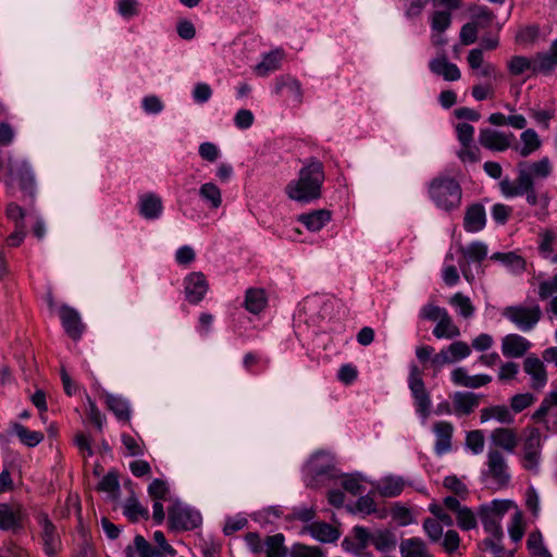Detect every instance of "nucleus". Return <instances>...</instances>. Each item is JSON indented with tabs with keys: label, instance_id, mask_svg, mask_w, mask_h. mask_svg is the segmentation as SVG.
Returning <instances> with one entry per match:
<instances>
[{
	"label": "nucleus",
	"instance_id": "15",
	"mask_svg": "<svg viewBox=\"0 0 557 557\" xmlns=\"http://www.w3.org/2000/svg\"><path fill=\"white\" fill-rule=\"evenodd\" d=\"M185 297L189 304H199L209 289L206 276L201 272H191L185 280Z\"/></svg>",
	"mask_w": 557,
	"mask_h": 557
},
{
	"label": "nucleus",
	"instance_id": "3",
	"mask_svg": "<svg viewBox=\"0 0 557 557\" xmlns=\"http://www.w3.org/2000/svg\"><path fill=\"white\" fill-rule=\"evenodd\" d=\"M0 180L9 188L18 187L24 191L32 193L35 185V177L33 170L28 162L22 158L10 156L8 158L7 172L2 173L0 170Z\"/></svg>",
	"mask_w": 557,
	"mask_h": 557
},
{
	"label": "nucleus",
	"instance_id": "14",
	"mask_svg": "<svg viewBox=\"0 0 557 557\" xmlns=\"http://www.w3.org/2000/svg\"><path fill=\"white\" fill-rule=\"evenodd\" d=\"M304 474L309 485H317L324 479L337 476L336 469L330 465H322L319 455H313L304 467Z\"/></svg>",
	"mask_w": 557,
	"mask_h": 557
},
{
	"label": "nucleus",
	"instance_id": "4",
	"mask_svg": "<svg viewBox=\"0 0 557 557\" xmlns=\"http://www.w3.org/2000/svg\"><path fill=\"white\" fill-rule=\"evenodd\" d=\"M502 315L510 321L519 331H532L542 318V309L535 302H524L505 307Z\"/></svg>",
	"mask_w": 557,
	"mask_h": 557
},
{
	"label": "nucleus",
	"instance_id": "46",
	"mask_svg": "<svg viewBox=\"0 0 557 557\" xmlns=\"http://www.w3.org/2000/svg\"><path fill=\"white\" fill-rule=\"evenodd\" d=\"M541 243L539 246L540 252L543 255L544 258L549 259L552 263H557V252L555 255L553 253V243L557 238V234L552 228L544 230L541 234Z\"/></svg>",
	"mask_w": 557,
	"mask_h": 557
},
{
	"label": "nucleus",
	"instance_id": "16",
	"mask_svg": "<svg viewBox=\"0 0 557 557\" xmlns=\"http://www.w3.org/2000/svg\"><path fill=\"white\" fill-rule=\"evenodd\" d=\"M24 510L20 505L0 504V530L16 531L23 528Z\"/></svg>",
	"mask_w": 557,
	"mask_h": 557
},
{
	"label": "nucleus",
	"instance_id": "59",
	"mask_svg": "<svg viewBox=\"0 0 557 557\" xmlns=\"http://www.w3.org/2000/svg\"><path fill=\"white\" fill-rule=\"evenodd\" d=\"M134 544L139 557H161L156 547L141 535L135 536Z\"/></svg>",
	"mask_w": 557,
	"mask_h": 557
},
{
	"label": "nucleus",
	"instance_id": "40",
	"mask_svg": "<svg viewBox=\"0 0 557 557\" xmlns=\"http://www.w3.org/2000/svg\"><path fill=\"white\" fill-rule=\"evenodd\" d=\"M282 59V51H271L263 57L260 63L256 65L255 71L259 76H267L270 72L276 71L280 67Z\"/></svg>",
	"mask_w": 557,
	"mask_h": 557
},
{
	"label": "nucleus",
	"instance_id": "57",
	"mask_svg": "<svg viewBox=\"0 0 557 557\" xmlns=\"http://www.w3.org/2000/svg\"><path fill=\"white\" fill-rule=\"evenodd\" d=\"M535 401L531 393L517 394L510 399L511 410L516 413L523 411Z\"/></svg>",
	"mask_w": 557,
	"mask_h": 557
},
{
	"label": "nucleus",
	"instance_id": "10",
	"mask_svg": "<svg viewBox=\"0 0 557 557\" xmlns=\"http://www.w3.org/2000/svg\"><path fill=\"white\" fill-rule=\"evenodd\" d=\"M35 519L40 527L42 548L48 557H54L61 548V540L55 525L45 511H38Z\"/></svg>",
	"mask_w": 557,
	"mask_h": 557
},
{
	"label": "nucleus",
	"instance_id": "24",
	"mask_svg": "<svg viewBox=\"0 0 557 557\" xmlns=\"http://www.w3.org/2000/svg\"><path fill=\"white\" fill-rule=\"evenodd\" d=\"M429 69L433 74L443 77L447 82H455L461 77L458 66L449 62L446 55L432 59L429 62Z\"/></svg>",
	"mask_w": 557,
	"mask_h": 557
},
{
	"label": "nucleus",
	"instance_id": "31",
	"mask_svg": "<svg viewBox=\"0 0 557 557\" xmlns=\"http://www.w3.org/2000/svg\"><path fill=\"white\" fill-rule=\"evenodd\" d=\"M557 67V39L553 41L548 51L534 57V73L548 74Z\"/></svg>",
	"mask_w": 557,
	"mask_h": 557
},
{
	"label": "nucleus",
	"instance_id": "33",
	"mask_svg": "<svg viewBox=\"0 0 557 557\" xmlns=\"http://www.w3.org/2000/svg\"><path fill=\"white\" fill-rule=\"evenodd\" d=\"M492 444L507 451H512L518 443V436L511 429L498 428L491 434Z\"/></svg>",
	"mask_w": 557,
	"mask_h": 557
},
{
	"label": "nucleus",
	"instance_id": "13",
	"mask_svg": "<svg viewBox=\"0 0 557 557\" xmlns=\"http://www.w3.org/2000/svg\"><path fill=\"white\" fill-rule=\"evenodd\" d=\"M516 137L512 133L500 132L493 128H482L479 134V143L491 151L503 152L512 147Z\"/></svg>",
	"mask_w": 557,
	"mask_h": 557
},
{
	"label": "nucleus",
	"instance_id": "49",
	"mask_svg": "<svg viewBox=\"0 0 557 557\" xmlns=\"http://www.w3.org/2000/svg\"><path fill=\"white\" fill-rule=\"evenodd\" d=\"M508 70L512 75H521L528 70L534 73V58L528 59L522 55H515L508 62Z\"/></svg>",
	"mask_w": 557,
	"mask_h": 557
},
{
	"label": "nucleus",
	"instance_id": "12",
	"mask_svg": "<svg viewBox=\"0 0 557 557\" xmlns=\"http://www.w3.org/2000/svg\"><path fill=\"white\" fill-rule=\"evenodd\" d=\"M508 507L509 503L503 500H493L481 507L480 519L486 533L499 534L503 531L500 520Z\"/></svg>",
	"mask_w": 557,
	"mask_h": 557
},
{
	"label": "nucleus",
	"instance_id": "58",
	"mask_svg": "<svg viewBox=\"0 0 557 557\" xmlns=\"http://www.w3.org/2000/svg\"><path fill=\"white\" fill-rule=\"evenodd\" d=\"M443 485L461 498L468 495L467 485L456 475H447L444 479Z\"/></svg>",
	"mask_w": 557,
	"mask_h": 557
},
{
	"label": "nucleus",
	"instance_id": "18",
	"mask_svg": "<svg viewBox=\"0 0 557 557\" xmlns=\"http://www.w3.org/2000/svg\"><path fill=\"white\" fill-rule=\"evenodd\" d=\"M450 380L454 385L467 388H480L492 382L488 374L470 375L466 368L458 367L450 373Z\"/></svg>",
	"mask_w": 557,
	"mask_h": 557
},
{
	"label": "nucleus",
	"instance_id": "20",
	"mask_svg": "<svg viewBox=\"0 0 557 557\" xmlns=\"http://www.w3.org/2000/svg\"><path fill=\"white\" fill-rule=\"evenodd\" d=\"M398 547L400 557H434L426 542L419 536L403 539Z\"/></svg>",
	"mask_w": 557,
	"mask_h": 557
},
{
	"label": "nucleus",
	"instance_id": "32",
	"mask_svg": "<svg viewBox=\"0 0 557 557\" xmlns=\"http://www.w3.org/2000/svg\"><path fill=\"white\" fill-rule=\"evenodd\" d=\"M297 220L310 232H318L331 220V212L325 209L314 210L298 215Z\"/></svg>",
	"mask_w": 557,
	"mask_h": 557
},
{
	"label": "nucleus",
	"instance_id": "63",
	"mask_svg": "<svg viewBox=\"0 0 557 557\" xmlns=\"http://www.w3.org/2000/svg\"><path fill=\"white\" fill-rule=\"evenodd\" d=\"M99 490L108 493L111 496H115L120 490V484L116 474L109 472L99 482Z\"/></svg>",
	"mask_w": 557,
	"mask_h": 557
},
{
	"label": "nucleus",
	"instance_id": "26",
	"mask_svg": "<svg viewBox=\"0 0 557 557\" xmlns=\"http://www.w3.org/2000/svg\"><path fill=\"white\" fill-rule=\"evenodd\" d=\"M373 490L383 497H396L398 496L404 487L405 481L401 476L386 475L372 483Z\"/></svg>",
	"mask_w": 557,
	"mask_h": 557
},
{
	"label": "nucleus",
	"instance_id": "37",
	"mask_svg": "<svg viewBox=\"0 0 557 557\" xmlns=\"http://www.w3.org/2000/svg\"><path fill=\"white\" fill-rule=\"evenodd\" d=\"M199 197L208 206L210 210H216L222 205L221 189L211 182L205 183L199 187Z\"/></svg>",
	"mask_w": 557,
	"mask_h": 557
},
{
	"label": "nucleus",
	"instance_id": "25",
	"mask_svg": "<svg viewBox=\"0 0 557 557\" xmlns=\"http://www.w3.org/2000/svg\"><path fill=\"white\" fill-rule=\"evenodd\" d=\"M486 224L485 209L481 203H473L466 210L463 227L469 233L482 231Z\"/></svg>",
	"mask_w": 557,
	"mask_h": 557
},
{
	"label": "nucleus",
	"instance_id": "47",
	"mask_svg": "<svg viewBox=\"0 0 557 557\" xmlns=\"http://www.w3.org/2000/svg\"><path fill=\"white\" fill-rule=\"evenodd\" d=\"M449 304L456 308L458 314L463 319L473 317L475 308L470 298L461 293H456L450 299Z\"/></svg>",
	"mask_w": 557,
	"mask_h": 557
},
{
	"label": "nucleus",
	"instance_id": "35",
	"mask_svg": "<svg viewBox=\"0 0 557 557\" xmlns=\"http://www.w3.org/2000/svg\"><path fill=\"white\" fill-rule=\"evenodd\" d=\"M106 404L120 421H128L131 418V407L127 399L122 396L106 393Z\"/></svg>",
	"mask_w": 557,
	"mask_h": 557
},
{
	"label": "nucleus",
	"instance_id": "36",
	"mask_svg": "<svg viewBox=\"0 0 557 557\" xmlns=\"http://www.w3.org/2000/svg\"><path fill=\"white\" fill-rule=\"evenodd\" d=\"M491 419H495L504 424H510L513 422V416L510 412L509 408L505 405H496L481 409V423H485Z\"/></svg>",
	"mask_w": 557,
	"mask_h": 557
},
{
	"label": "nucleus",
	"instance_id": "7",
	"mask_svg": "<svg viewBox=\"0 0 557 557\" xmlns=\"http://www.w3.org/2000/svg\"><path fill=\"white\" fill-rule=\"evenodd\" d=\"M459 252L462 258L458 261L461 273L467 282L472 283L475 278V273L472 270L474 264L475 271L479 272L481 262L487 256V246L482 242H472L467 247L460 246Z\"/></svg>",
	"mask_w": 557,
	"mask_h": 557
},
{
	"label": "nucleus",
	"instance_id": "42",
	"mask_svg": "<svg viewBox=\"0 0 557 557\" xmlns=\"http://www.w3.org/2000/svg\"><path fill=\"white\" fill-rule=\"evenodd\" d=\"M123 513L128 518L129 521L136 522L139 519L147 520L149 518V511L144 507L137 498L129 497L123 505Z\"/></svg>",
	"mask_w": 557,
	"mask_h": 557
},
{
	"label": "nucleus",
	"instance_id": "44",
	"mask_svg": "<svg viewBox=\"0 0 557 557\" xmlns=\"http://www.w3.org/2000/svg\"><path fill=\"white\" fill-rule=\"evenodd\" d=\"M265 304H267V299H265L263 290L250 288L246 292L244 305H245V308L249 312H251L253 314H258L259 312H261L264 309Z\"/></svg>",
	"mask_w": 557,
	"mask_h": 557
},
{
	"label": "nucleus",
	"instance_id": "19",
	"mask_svg": "<svg viewBox=\"0 0 557 557\" xmlns=\"http://www.w3.org/2000/svg\"><path fill=\"white\" fill-rule=\"evenodd\" d=\"M451 400L453 412L456 416H469L480 405V395L472 392H455Z\"/></svg>",
	"mask_w": 557,
	"mask_h": 557
},
{
	"label": "nucleus",
	"instance_id": "41",
	"mask_svg": "<svg viewBox=\"0 0 557 557\" xmlns=\"http://www.w3.org/2000/svg\"><path fill=\"white\" fill-rule=\"evenodd\" d=\"M148 494L152 499H163L172 505L176 497L171 493L169 484L160 479H154L148 486Z\"/></svg>",
	"mask_w": 557,
	"mask_h": 557
},
{
	"label": "nucleus",
	"instance_id": "2",
	"mask_svg": "<svg viewBox=\"0 0 557 557\" xmlns=\"http://www.w3.org/2000/svg\"><path fill=\"white\" fill-rule=\"evenodd\" d=\"M429 195L437 208L453 211L461 205L462 189L455 178L437 176L430 183Z\"/></svg>",
	"mask_w": 557,
	"mask_h": 557
},
{
	"label": "nucleus",
	"instance_id": "54",
	"mask_svg": "<svg viewBox=\"0 0 557 557\" xmlns=\"http://www.w3.org/2000/svg\"><path fill=\"white\" fill-rule=\"evenodd\" d=\"M542 435L537 429H527L524 432V449L525 453H535L541 448Z\"/></svg>",
	"mask_w": 557,
	"mask_h": 557
},
{
	"label": "nucleus",
	"instance_id": "53",
	"mask_svg": "<svg viewBox=\"0 0 557 557\" xmlns=\"http://www.w3.org/2000/svg\"><path fill=\"white\" fill-rule=\"evenodd\" d=\"M491 259L509 265L513 270H522L524 268L523 259L513 252H495L491 256Z\"/></svg>",
	"mask_w": 557,
	"mask_h": 557
},
{
	"label": "nucleus",
	"instance_id": "28",
	"mask_svg": "<svg viewBox=\"0 0 557 557\" xmlns=\"http://www.w3.org/2000/svg\"><path fill=\"white\" fill-rule=\"evenodd\" d=\"M398 540L396 533L386 528L373 530L372 545L380 553H391L397 547Z\"/></svg>",
	"mask_w": 557,
	"mask_h": 557
},
{
	"label": "nucleus",
	"instance_id": "30",
	"mask_svg": "<svg viewBox=\"0 0 557 557\" xmlns=\"http://www.w3.org/2000/svg\"><path fill=\"white\" fill-rule=\"evenodd\" d=\"M139 213L147 220H156L162 213V200L154 194H147L139 198Z\"/></svg>",
	"mask_w": 557,
	"mask_h": 557
},
{
	"label": "nucleus",
	"instance_id": "56",
	"mask_svg": "<svg viewBox=\"0 0 557 557\" xmlns=\"http://www.w3.org/2000/svg\"><path fill=\"white\" fill-rule=\"evenodd\" d=\"M500 190L505 197L511 198L517 196H522L523 191L527 190V188L521 184V182H518V178L516 182H511L509 178H505L499 184Z\"/></svg>",
	"mask_w": 557,
	"mask_h": 557
},
{
	"label": "nucleus",
	"instance_id": "48",
	"mask_svg": "<svg viewBox=\"0 0 557 557\" xmlns=\"http://www.w3.org/2000/svg\"><path fill=\"white\" fill-rule=\"evenodd\" d=\"M366 478L359 473L343 475V488L354 496L361 495L366 492Z\"/></svg>",
	"mask_w": 557,
	"mask_h": 557
},
{
	"label": "nucleus",
	"instance_id": "60",
	"mask_svg": "<svg viewBox=\"0 0 557 557\" xmlns=\"http://www.w3.org/2000/svg\"><path fill=\"white\" fill-rule=\"evenodd\" d=\"M447 312L445 308L428 304L421 308L419 317L423 320L437 322Z\"/></svg>",
	"mask_w": 557,
	"mask_h": 557
},
{
	"label": "nucleus",
	"instance_id": "52",
	"mask_svg": "<svg viewBox=\"0 0 557 557\" xmlns=\"http://www.w3.org/2000/svg\"><path fill=\"white\" fill-rule=\"evenodd\" d=\"M451 24V14L446 11H435L432 14L431 27L435 33H444Z\"/></svg>",
	"mask_w": 557,
	"mask_h": 557
},
{
	"label": "nucleus",
	"instance_id": "39",
	"mask_svg": "<svg viewBox=\"0 0 557 557\" xmlns=\"http://www.w3.org/2000/svg\"><path fill=\"white\" fill-rule=\"evenodd\" d=\"M10 433L16 435L29 448L35 447L44 440L41 432L30 431L20 423H13Z\"/></svg>",
	"mask_w": 557,
	"mask_h": 557
},
{
	"label": "nucleus",
	"instance_id": "45",
	"mask_svg": "<svg viewBox=\"0 0 557 557\" xmlns=\"http://www.w3.org/2000/svg\"><path fill=\"white\" fill-rule=\"evenodd\" d=\"M267 557H285L284 535L281 533L267 536L264 540L263 552Z\"/></svg>",
	"mask_w": 557,
	"mask_h": 557
},
{
	"label": "nucleus",
	"instance_id": "5",
	"mask_svg": "<svg viewBox=\"0 0 557 557\" xmlns=\"http://www.w3.org/2000/svg\"><path fill=\"white\" fill-rule=\"evenodd\" d=\"M168 521L174 531H189L201 524L202 517L199 511L177 499L168 509Z\"/></svg>",
	"mask_w": 557,
	"mask_h": 557
},
{
	"label": "nucleus",
	"instance_id": "17",
	"mask_svg": "<svg viewBox=\"0 0 557 557\" xmlns=\"http://www.w3.org/2000/svg\"><path fill=\"white\" fill-rule=\"evenodd\" d=\"M351 534L354 541L345 539L342 545L346 552L359 557L369 545H372L373 531H369L367 528L361 525H356L352 528Z\"/></svg>",
	"mask_w": 557,
	"mask_h": 557
},
{
	"label": "nucleus",
	"instance_id": "1",
	"mask_svg": "<svg viewBox=\"0 0 557 557\" xmlns=\"http://www.w3.org/2000/svg\"><path fill=\"white\" fill-rule=\"evenodd\" d=\"M324 178L322 162L311 158L300 169L298 178L286 185L285 193L294 201L309 203L321 197Z\"/></svg>",
	"mask_w": 557,
	"mask_h": 557
},
{
	"label": "nucleus",
	"instance_id": "43",
	"mask_svg": "<svg viewBox=\"0 0 557 557\" xmlns=\"http://www.w3.org/2000/svg\"><path fill=\"white\" fill-rule=\"evenodd\" d=\"M522 146L520 148H516L519 154L523 158L530 156L532 152L537 150L541 146V140L539 138L537 133L532 129H525L521 136Z\"/></svg>",
	"mask_w": 557,
	"mask_h": 557
},
{
	"label": "nucleus",
	"instance_id": "61",
	"mask_svg": "<svg viewBox=\"0 0 557 557\" xmlns=\"http://www.w3.org/2000/svg\"><path fill=\"white\" fill-rule=\"evenodd\" d=\"M423 530L431 542H437L443 536V525L435 519L426 518L423 521Z\"/></svg>",
	"mask_w": 557,
	"mask_h": 557
},
{
	"label": "nucleus",
	"instance_id": "55",
	"mask_svg": "<svg viewBox=\"0 0 557 557\" xmlns=\"http://www.w3.org/2000/svg\"><path fill=\"white\" fill-rule=\"evenodd\" d=\"M153 541L156 543V549L161 557H174L176 552L175 549L168 543L162 531H154Z\"/></svg>",
	"mask_w": 557,
	"mask_h": 557
},
{
	"label": "nucleus",
	"instance_id": "9",
	"mask_svg": "<svg viewBox=\"0 0 557 557\" xmlns=\"http://www.w3.org/2000/svg\"><path fill=\"white\" fill-rule=\"evenodd\" d=\"M552 163L547 157L534 162L518 163V182L524 187L534 185L535 180H545L552 174Z\"/></svg>",
	"mask_w": 557,
	"mask_h": 557
},
{
	"label": "nucleus",
	"instance_id": "8",
	"mask_svg": "<svg viewBox=\"0 0 557 557\" xmlns=\"http://www.w3.org/2000/svg\"><path fill=\"white\" fill-rule=\"evenodd\" d=\"M408 386L414 400L417 413L426 419L431 414L432 400L425 388L422 372L416 364H411L409 368Z\"/></svg>",
	"mask_w": 557,
	"mask_h": 557
},
{
	"label": "nucleus",
	"instance_id": "11",
	"mask_svg": "<svg viewBox=\"0 0 557 557\" xmlns=\"http://www.w3.org/2000/svg\"><path fill=\"white\" fill-rule=\"evenodd\" d=\"M470 354L471 347L466 342L455 341L435 354L431 359V364L436 371H440L445 364L463 360Z\"/></svg>",
	"mask_w": 557,
	"mask_h": 557
},
{
	"label": "nucleus",
	"instance_id": "38",
	"mask_svg": "<svg viewBox=\"0 0 557 557\" xmlns=\"http://www.w3.org/2000/svg\"><path fill=\"white\" fill-rule=\"evenodd\" d=\"M433 335L438 339H451L460 336V330L447 312L437 321L433 329Z\"/></svg>",
	"mask_w": 557,
	"mask_h": 557
},
{
	"label": "nucleus",
	"instance_id": "62",
	"mask_svg": "<svg viewBox=\"0 0 557 557\" xmlns=\"http://www.w3.org/2000/svg\"><path fill=\"white\" fill-rule=\"evenodd\" d=\"M290 557H322V552L317 546L294 544L290 549Z\"/></svg>",
	"mask_w": 557,
	"mask_h": 557
},
{
	"label": "nucleus",
	"instance_id": "50",
	"mask_svg": "<svg viewBox=\"0 0 557 557\" xmlns=\"http://www.w3.org/2000/svg\"><path fill=\"white\" fill-rule=\"evenodd\" d=\"M376 511L377 507L373 497L371 496V493L360 495V497L355 503L354 512H358L363 517L375 513Z\"/></svg>",
	"mask_w": 557,
	"mask_h": 557
},
{
	"label": "nucleus",
	"instance_id": "22",
	"mask_svg": "<svg viewBox=\"0 0 557 557\" xmlns=\"http://www.w3.org/2000/svg\"><path fill=\"white\" fill-rule=\"evenodd\" d=\"M531 347V343L519 334H508L502 339V352L507 358H520Z\"/></svg>",
	"mask_w": 557,
	"mask_h": 557
},
{
	"label": "nucleus",
	"instance_id": "29",
	"mask_svg": "<svg viewBox=\"0 0 557 557\" xmlns=\"http://www.w3.org/2000/svg\"><path fill=\"white\" fill-rule=\"evenodd\" d=\"M433 431L435 434L434 448L436 453H447L451 449V437L454 426L451 423L446 421H440L434 423Z\"/></svg>",
	"mask_w": 557,
	"mask_h": 557
},
{
	"label": "nucleus",
	"instance_id": "34",
	"mask_svg": "<svg viewBox=\"0 0 557 557\" xmlns=\"http://www.w3.org/2000/svg\"><path fill=\"white\" fill-rule=\"evenodd\" d=\"M306 530L313 539L322 543H332L339 537L338 531L326 522H313Z\"/></svg>",
	"mask_w": 557,
	"mask_h": 557
},
{
	"label": "nucleus",
	"instance_id": "64",
	"mask_svg": "<svg viewBox=\"0 0 557 557\" xmlns=\"http://www.w3.org/2000/svg\"><path fill=\"white\" fill-rule=\"evenodd\" d=\"M457 138L461 146H468L473 143L474 127L469 123H458L456 125Z\"/></svg>",
	"mask_w": 557,
	"mask_h": 557
},
{
	"label": "nucleus",
	"instance_id": "21",
	"mask_svg": "<svg viewBox=\"0 0 557 557\" xmlns=\"http://www.w3.org/2000/svg\"><path fill=\"white\" fill-rule=\"evenodd\" d=\"M59 313L62 325L67 335L73 339L79 338L84 331V325L82 323L79 313L75 309L66 305H63L60 308Z\"/></svg>",
	"mask_w": 557,
	"mask_h": 557
},
{
	"label": "nucleus",
	"instance_id": "6",
	"mask_svg": "<svg viewBox=\"0 0 557 557\" xmlns=\"http://www.w3.org/2000/svg\"><path fill=\"white\" fill-rule=\"evenodd\" d=\"M483 484L493 491L508 486L510 473L503 455H488L486 468L482 470Z\"/></svg>",
	"mask_w": 557,
	"mask_h": 557
},
{
	"label": "nucleus",
	"instance_id": "23",
	"mask_svg": "<svg viewBox=\"0 0 557 557\" xmlns=\"http://www.w3.org/2000/svg\"><path fill=\"white\" fill-rule=\"evenodd\" d=\"M523 370L531 376V387L541 389L547 383V374L544 363L535 356H529L524 359Z\"/></svg>",
	"mask_w": 557,
	"mask_h": 557
},
{
	"label": "nucleus",
	"instance_id": "27",
	"mask_svg": "<svg viewBox=\"0 0 557 557\" xmlns=\"http://www.w3.org/2000/svg\"><path fill=\"white\" fill-rule=\"evenodd\" d=\"M467 61L469 66L476 71L478 76L485 78L496 77V67L492 63L484 61L482 49L476 48L470 50Z\"/></svg>",
	"mask_w": 557,
	"mask_h": 557
},
{
	"label": "nucleus",
	"instance_id": "51",
	"mask_svg": "<svg viewBox=\"0 0 557 557\" xmlns=\"http://www.w3.org/2000/svg\"><path fill=\"white\" fill-rule=\"evenodd\" d=\"M456 519L461 530H471L476 527L475 515L468 507L462 506L461 509L456 512Z\"/></svg>",
	"mask_w": 557,
	"mask_h": 557
}]
</instances>
